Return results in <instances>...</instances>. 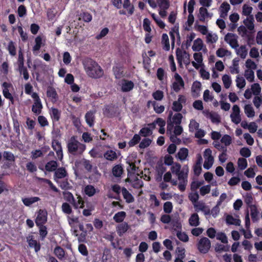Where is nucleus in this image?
<instances>
[{
  "label": "nucleus",
  "instance_id": "1",
  "mask_svg": "<svg viewBox=\"0 0 262 262\" xmlns=\"http://www.w3.org/2000/svg\"><path fill=\"white\" fill-rule=\"evenodd\" d=\"M84 68L87 75L91 78L98 79L104 75L102 68L95 61L90 59L84 64Z\"/></svg>",
  "mask_w": 262,
  "mask_h": 262
},
{
  "label": "nucleus",
  "instance_id": "2",
  "mask_svg": "<svg viewBox=\"0 0 262 262\" xmlns=\"http://www.w3.org/2000/svg\"><path fill=\"white\" fill-rule=\"evenodd\" d=\"M85 145L79 142L75 136H72L67 144L69 153L73 155L82 154L85 150Z\"/></svg>",
  "mask_w": 262,
  "mask_h": 262
},
{
  "label": "nucleus",
  "instance_id": "3",
  "mask_svg": "<svg viewBox=\"0 0 262 262\" xmlns=\"http://www.w3.org/2000/svg\"><path fill=\"white\" fill-rule=\"evenodd\" d=\"M172 115V112H170L168 115V119L167 120V132L171 131L173 126V124L176 125H180L181 123L182 119L183 118L182 115L180 113H176L172 118V121L171 120V118Z\"/></svg>",
  "mask_w": 262,
  "mask_h": 262
},
{
  "label": "nucleus",
  "instance_id": "4",
  "mask_svg": "<svg viewBox=\"0 0 262 262\" xmlns=\"http://www.w3.org/2000/svg\"><path fill=\"white\" fill-rule=\"evenodd\" d=\"M211 247L210 240L206 237L201 238L197 244V248L201 253H207Z\"/></svg>",
  "mask_w": 262,
  "mask_h": 262
},
{
  "label": "nucleus",
  "instance_id": "5",
  "mask_svg": "<svg viewBox=\"0 0 262 262\" xmlns=\"http://www.w3.org/2000/svg\"><path fill=\"white\" fill-rule=\"evenodd\" d=\"M241 109L236 104L233 105L230 117L232 122L235 124H238L242 121V116L241 114Z\"/></svg>",
  "mask_w": 262,
  "mask_h": 262
},
{
  "label": "nucleus",
  "instance_id": "6",
  "mask_svg": "<svg viewBox=\"0 0 262 262\" xmlns=\"http://www.w3.org/2000/svg\"><path fill=\"white\" fill-rule=\"evenodd\" d=\"M48 213L45 209H39L35 219L36 226L44 225L47 222Z\"/></svg>",
  "mask_w": 262,
  "mask_h": 262
},
{
  "label": "nucleus",
  "instance_id": "7",
  "mask_svg": "<svg viewBox=\"0 0 262 262\" xmlns=\"http://www.w3.org/2000/svg\"><path fill=\"white\" fill-rule=\"evenodd\" d=\"M225 40L230 45L232 48L238 47L237 36L236 35L229 33L225 36Z\"/></svg>",
  "mask_w": 262,
  "mask_h": 262
},
{
  "label": "nucleus",
  "instance_id": "8",
  "mask_svg": "<svg viewBox=\"0 0 262 262\" xmlns=\"http://www.w3.org/2000/svg\"><path fill=\"white\" fill-rule=\"evenodd\" d=\"M174 77L176 81L172 83V89L174 92H178L181 87H184V82L178 73H175Z\"/></svg>",
  "mask_w": 262,
  "mask_h": 262
},
{
  "label": "nucleus",
  "instance_id": "9",
  "mask_svg": "<svg viewBox=\"0 0 262 262\" xmlns=\"http://www.w3.org/2000/svg\"><path fill=\"white\" fill-rule=\"evenodd\" d=\"M52 147L56 151L57 156L60 160L63 158L62 150L61 143L57 140H54L52 143Z\"/></svg>",
  "mask_w": 262,
  "mask_h": 262
},
{
  "label": "nucleus",
  "instance_id": "10",
  "mask_svg": "<svg viewBox=\"0 0 262 262\" xmlns=\"http://www.w3.org/2000/svg\"><path fill=\"white\" fill-rule=\"evenodd\" d=\"M130 229V226L126 222L119 223L116 226V232L119 236H122Z\"/></svg>",
  "mask_w": 262,
  "mask_h": 262
},
{
  "label": "nucleus",
  "instance_id": "11",
  "mask_svg": "<svg viewBox=\"0 0 262 262\" xmlns=\"http://www.w3.org/2000/svg\"><path fill=\"white\" fill-rule=\"evenodd\" d=\"M135 84L131 80L123 79L122 80L121 91L123 92L130 91L134 88Z\"/></svg>",
  "mask_w": 262,
  "mask_h": 262
},
{
  "label": "nucleus",
  "instance_id": "12",
  "mask_svg": "<svg viewBox=\"0 0 262 262\" xmlns=\"http://www.w3.org/2000/svg\"><path fill=\"white\" fill-rule=\"evenodd\" d=\"M27 242L30 248H34L35 251L37 252L40 249V244L36 240L34 239L33 235L29 236L27 237Z\"/></svg>",
  "mask_w": 262,
  "mask_h": 262
},
{
  "label": "nucleus",
  "instance_id": "13",
  "mask_svg": "<svg viewBox=\"0 0 262 262\" xmlns=\"http://www.w3.org/2000/svg\"><path fill=\"white\" fill-rule=\"evenodd\" d=\"M50 115L54 124L55 122L59 121L61 117V112L56 108L52 107L50 110Z\"/></svg>",
  "mask_w": 262,
  "mask_h": 262
},
{
  "label": "nucleus",
  "instance_id": "14",
  "mask_svg": "<svg viewBox=\"0 0 262 262\" xmlns=\"http://www.w3.org/2000/svg\"><path fill=\"white\" fill-rule=\"evenodd\" d=\"M85 119L86 123L90 127H93L95 122V112L92 111H88L85 115Z\"/></svg>",
  "mask_w": 262,
  "mask_h": 262
},
{
  "label": "nucleus",
  "instance_id": "15",
  "mask_svg": "<svg viewBox=\"0 0 262 262\" xmlns=\"http://www.w3.org/2000/svg\"><path fill=\"white\" fill-rule=\"evenodd\" d=\"M177 34L178 41H180V35L179 32V27L174 26L171 28V31L169 32V35L171 40V46L172 47H174L175 41V35Z\"/></svg>",
  "mask_w": 262,
  "mask_h": 262
},
{
  "label": "nucleus",
  "instance_id": "16",
  "mask_svg": "<svg viewBox=\"0 0 262 262\" xmlns=\"http://www.w3.org/2000/svg\"><path fill=\"white\" fill-rule=\"evenodd\" d=\"M47 96L50 98L52 102H56L58 99V95L55 89L52 86H48L47 91Z\"/></svg>",
  "mask_w": 262,
  "mask_h": 262
},
{
  "label": "nucleus",
  "instance_id": "17",
  "mask_svg": "<svg viewBox=\"0 0 262 262\" xmlns=\"http://www.w3.org/2000/svg\"><path fill=\"white\" fill-rule=\"evenodd\" d=\"M254 21L253 16L251 15L249 17H247V18L244 20L243 23L247 29L252 31L254 29Z\"/></svg>",
  "mask_w": 262,
  "mask_h": 262
},
{
  "label": "nucleus",
  "instance_id": "18",
  "mask_svg": "<svg viewBox=\"0 0 262 262\" xmlns=\"http://www.w3.org/2000/svg\"><path fill=\"white\" fill-rule=\"evenodd\" d=\"M123 198L127 203H130L134 202L135 199L133 195L125 187H123L121 190Z\"/></svg>",
  "mask_w": 262,
  "mask_h": 262
},
{
  "label": "nucleus",
  "instance_id": "19",
  "mask_svg": "<svg viewBox=\"0 0 262 262\" xmlns=\"http://www.w3.org/2000/svg\"><path fill=\"white\" fill-rule=\"evenodd\" d=\"M244 111L245 115L248 118H253L255 116V112L251 104H246L244 107Z\"/></svg>",
  "mask_w": 262,
  "mask_h": 262
},
{
  "label": "nucleus",
  "instance_id": "20",
  "mask_svg": "<svg viewBox=\"0 0 262 262\" xmlns=\"http://www.w3.org/2000/svg\"><path fill=\"white\" fill-rule=\"evenodd\" d=\"M12 120L13 122V129L17 134V136L19 137L20 135V123L17 119L16 114L12 116Z\"/></svg>",
  "mask_w": 262,
  "mask_h": 262
},
{
  "label": "nucleus",
  "instance_id": "21",
  "mask_svg": "<svg viewBox=\"0 0 262 262\" xmlns=\"http://www.w3.org/2000/svg\"><path fill=\"white\" fill-rule=\"evenodd\" d=\"M188 173V167L187 165L184 166L180 172L177 173L179 181L187 180Z\"/></svg>",
  "mask_w": 262,
  "mask_h": 262
},
{
  "label": "nucleus",
  "instance_id": "22",
  "mask_svg": "<svg viewBox=\"0 0 262 262\" xmlns=\"http://www.w3.org/2000/svg\"><path fill=\"white\" fill-rule=\"evenodd\" d=\"M40 199L37 196L22 198L21 201L26 206H30L32 204L39 201Z\"/></svg>",
  "mask_w": 262,
  "mask_h": 262
},
{
  "label": "nucleus",
  "instance_id": "23",
  "mask_svg": "<svg viewBox=\"0 0 262 262\" xmlns=\"http://www.w3.org/2000/svg\"><path fill=\"white\" fill-rule=\"evenodd\" d=\"M201 82L195 81L192 85L191 91L193 97H197L199 96V93L201 91Z\"/></svg>",
  "mask_w": 262,
  "mask_h": 262
},
{
  "label": "nucleus",
  "instance_id": "24",
  "mask_svg": "<svg viewBox=\"0 0 262 262\" xmlns=\"http://www.w3.org/2000/svg\"><path fill=\"white\" fill-rule=\"evenodd\" d=\"M104 158L107 160L113 161L118 158L116 152L113 150H108L103 154Z\"/></svg>",
  "mask_w": 262,
  "mask_h": 262
},
{
  "label": "nucleus",
  "instance_id": "25",
  "mask_svg": "<svg viewBox=\"0 0 262 262\" xmlns=\"http://www.w3.org/2000/svg\"><path fill=\"white\" fill-rule=\"evenodd\" d=\"M126 216L125 211H122L116 213L113 216V220L117 223H121L124 222L123 221Z\"/></svg>",
  "mask_w": 262,
  "mask_h": 262
},
{
  "label": "nucleus",
  "instance_id": "26",
  "mask_svg": "<svg viewBox=\"0 0 262 262\" xmlns=\"http://www.w3.org/2000/svg\"><path fill=\"white\" fill-rule=\"evenodd\" d=\"M77 200L75 199L72 203V206L75 209L83 208L84 207V202L83 198L80 195H77Z\"/></svg>",
  "mask_w": 262,
  "mask_h": 262
},
{
  "label": "nucleus",
  "instance_id": "27",
  "mask_svg": "<svg viewBox=\"0 0 262 262\" xmlns=\"http://www.w3.org/2000/svg\"><path fill=\"white\" fill-rule=\"evenodd\" d=\"M226 222L228 225H233L235 226H239L241 223L239 219L234 218L231 215H227Z\"/></svg>",
  "mask_w": 262,
  "mask_h": 262
},
{
  "label": "nucleus",
  "instance_id": "28",
  "mask_svg": "<svg viewBox=\"0 0 262 262\" xmlns=\"http://www.w3.org/2000/svg\"><path fill=\"white\" fill-rule=\"evenodd\" d=\"M236 54L242 58L245 59L248 54V49L246 46H241L236 49Z\"/></svg>",
  "mask_w": 262,
  "mask_h": 262
},
{
  "label": "nucleus",
  "instance_id": "29",
  "mask_svg": "<svg viewBox=\"0 0 262 262\" xmlns=\"http://www.w3.org/2000/svg\"><path fill=\"white\" fill-rule=\"evenodd\" d=\"M42 108V104L41 101L34 102V104L32 106V111L36 115H39L41 113Z\"/></svg>",
  "mask_w": 262,
  "mask_h": 262
},
{
  "label": "nucleus",
  "instance_id": "30",
  "mask_svg": "<svg viewBox=\"0 0 262 262\" xmlns=\"http://www.w3.org/2000/svg\"><path fill=\"white\" fill-rule=\"evenodd\" d=\"M230 9V6L229 4L226 2H224L220 8V11L221 13V16L224 17L227 16V13Z\"/></svg>",
  "mask_w": 262,
  "mask_h": 262
},
{
  "label": "nucleus",
  "instance_id": "31",
  "mask_svg": "<svg viewBox=\"0 0 262 262\" xmlns=\"http://www.w3.org/2000/svg\"><path fill=\"white\" fill-rule=\"evenodd\" d=\"M161 43L163 45V49L165 51H169L170 49V45L169 38L167 34L164 33L162 36Z\"/></svg>",
  "mask_w": 262,
  "mask_h": 262
},
{
  "label": "nucleus",
  "instance_id": "32",
  "mask_svg": "<svg viewBox=\"0 0 262 262\" xmlns=\"http://www.w3.org/2000/svg\"><path fill=\"white\" fill-rule=\"evenodd\" d=\"M195 36V34L194 33H191L189 35L187 36L186 40L183 42L182 45V48H185L186 49H188V48L191 46V42L194 38Z\"/></svg>",
  "mask_w": 262,
  "mask_h": 262
},
{
  "label": "nucleus",
  "instance_id": "33",
  "mask_svg": "<svg viewBox=\"0 0 262 262\" xmlns=\"http://www.w3.org/2000/svg\"><path fill=\"white\" fill-rule=\"evenodd\" d=\"M189 223L191 226L196 227L200 224L199 217L197 213H194L189 219Z\"/></svg>",
  "mask_w": 262,
  "mask_h": 262
},
{
  "label": "nucleus",
  "instance_id": "34",
  "mask_svg": "<svg viewBox=\"0 0 262 262\" xmlns=\"http://www.w3.org/2000/svg\"><path fill=\"white\" fill-rule=\"evenodd\" d=\"M57 161L52 160L47 163L45 165V169L48 171H53L57 169Z\"/></svg>",
  "mask_w": 262,
  "mask_h": 262
},
{
  "label": "nucleus",
  "instance_id": "35",
  "mask_svg": "<svg viewBox=\"0 0 262 262\" xmlns=\"http://www.w3.org/2000/svg\"><path fill=\"white\" fill-rule=\"evenodd\" d=\"M188 156V150L186 148H181L177 153V157L181 161L185 160Z\"/></svg>",
  "mask_w": 262,
  "mask_h": 262
},
{
  "label": "nucleus",
  "instance_id": "36",
  "mask_svg": "<svg viewBox=\"0 0 262 262\" xmlns=\"http://www.w3.org/2000/svg\"><path fill=\"white\" fill-rule=\"evenodd\" d=\"M244 76L248 81L252 82L254 81L255 76L254 71L251 69H246L244 72Z\"/></svg>",
  "mask_w": 262,
  "mask_h": 262
},
{
  "label": "nucleus",
  "instance_id": "37",
  "mask_svg": "<svg viewBox=\"0 0 262 262\" xmlns=\"http://www.w3.org/2000/svg\"><path fill=\"white\" fill-rule=\"evenodd\" d=\"M123 171V168L121 165L118 164L114 166L112 169L113 174L115 177H120Z\"/></svg>",
  "mask_w": 262,
  "mask_h": 262
},
{
  "label": "nucleus",
  "instance_id": "38",
  "mask_svg": "<svg viewBox=\"0 0 262 262\" xmlns=\"http://www.w3.org/2000/svg\"><path fill=\"white\" fill-rule=\"evenodd\" d=\"M230 71L232 74H238L239 72L238 61L236 59H233L232 61V64L230 67Z\"/></svg>",
  "mask_w": 262,
  "mask_h": 262
},
{
  "label": "nucleus",
  "instance_id": "39",
  "mask_svg": "<svg viewBox=\"0 0 262 262\" xmlns=\"http://www.w3.org/2000/svg\"><path fill=\"white\" fill-rule=\"evenodd\" d=\"M253 8L248 4H244L242 7V15L249 17L252 15Z\"/></svg>",
  "mask_w": 262,
  "mask_h": 262
},
{
  "label": "nucleus",
  "instance_id": "40",
  "mask_svg": "<svg viewBox=\"0 0 262 262\" xmlns=\"http://www.w3.org/2000/svg\"><path fill=\"white\" fill-rule=\"evenodd\" d=\"M84 193L88 196L91 197L93 196L96 193V189L91 185H86L84 189Z\"/></svg>",
  "mask_w": 262,
  "mask_h": 262
},
{
  "label": "nucleus",
  "instance_id": "41",
  "mask_svg": "<svg viewBox=\"0 0 262 262\" xmlns=\"http://www.w3.org/2000/svg\"><path fill=\"white\" fill-rule=\"evenodd\" d=\"M203 48V41L201 39L197 38L193 42L192 49L194 51H200Z\"/></svg>",
  "mask_w": 262,
  "mask_h": 262
},
{
  "label": "nucleus",
  "instance_id": "42",
  "mask_svg": "<svg viewBox=\"0 0 262 262\" xmlns=\"http://www.w3.org/2000/svg\"><path fill=\"white\" fill-rule=\"evenodd\" d=\"M123 7L124 9H128V14L132 15L134 12V7L130 4V0H124Z\"/></svg>",
  "mask_w": 262,
  "mask_h": 262
},
{
  "label": "nucleus",
  "instance_id": "43",
  "mask_svg": "<svg viewBox=\"0 0 262 262\" xmlns=\"http://www.w3.org/2000/svg\"><path fill=\"white\" fill-rule=\"evenodd\" d=\"M54 253L59 259H62L65 255L64 249L60 246H56L55 248Z\"/></svg>",
  "mask_w": 262,
  "mask_h": 262
},
{
  "label": "nucleus",
  "instance_id": "44",
  "mask_svg": "<svg viewBox=\"0 0 262 262\" xmlns=\"http://www.w3.org/2000/svg\"><path fill=\"white\" fill-rule=\"evenodd\" d=\"M67 175V172L64 168H59L57 169L54 173V176L58 179L65 178Z\"/></svg>",
  "mask_w": 262,
  "mask_h": 262
},
{
  "label": "nucleus",
  "instance_id": "45",
  "mask_svg": "<svg viewBox=\"0 0 262 262\" xmlns=\"http://www.w3.org/2000/svg\"><path fill=\"white\" fill-rule=\"evenodd\" d=\"M143 67L145 70H148L151 62V59L145 52L142 54Z\"/></svg>",
  "mask_w": 262,
  "mask_h": 262
},
{
  "label": "nucleus",
  "instance_id": "46",
  "mask_svg": "<svg viewBox=\"0 0 262 262\" xmlns=\"http://www.w3.org/2000/svg\"><path fill=\"white\" fill-rule=\"evenodd\" d=\"M235 82L236 86L239 89H243L246 85L245 79L239 75L236 76Z\"/></svg>",
  "mask_w": 262,
  "mask_h": 262
},
{
  "label": "nucleus",
  "instance_id": "47",
  "mask_svg": "<svg viewBox=\"0 0 262 262\" xmlns=\"http://www.w3.org/2000/svg\"><path fill=\"white\" fill-rule=\"evenodd\" d=\"M250 90L255 96L259 95L261 92V87L257 83L252 84Z\"/></svg>",
  "mask_w": 262,
  "mask_h": 262
},
{
  "label": "nucleus",
  "instance_id": "48",
  "mask_svg": "<svg viewBox=\"0 0 262 262\" xmlns=\"http://www.w3.org/2000/svg\"><path fill=\"white\" fill-rule=\"evenodd\" d=\"M79 19L83 20L85 22L89 23L92 20V15L89 12H84L80 13Z\"/></svg>",
  "mask_w": 262,
  "mask_h": 262
},
{
  "label": "nucleus",
  "instance_id": "49",
  "mask_svg": "<svg viewBox=\"0 0 262 262\" xmlns=\"http://www.w3.org/2000/svg\"><path fill=\"white\" fill-rule=\"evenodd\" d=\"M222 80L226 89H229L232 83L231 77L228 75H224L222 77Z\"/></svg>",
  "mask_w": 262,
  "mask_h": 262
},
{
  "label": "nucleus",
  "instance_id": "50",
  "mask_svg": "<svg viewBox=\"0 0 262 262\" xmlns=\"http://www.w3.org/2000/svg\"><path fill=\"white\" fill-rule=\"evenodd\" d=\"M248 163L247 160L243 158H240L237 161L238 168L240 170H243L247 167Z\"/></svg>",
  "mask_w": 262,
  "mask_h": 262
},
{
  "label": "nucleus",
  "instance_id": "51",
  "mask_svg": "<svg viewBox=\"0 0 262 262\" xmlns=\"http://www.w3.org/2000/svg\"><path fill=\"white\" fill-rule=\"evenodd\" d=\"M141 140V137L139 134H135L133 138L128 142L129 147H133L139 143Z\"/></svg>",
  "mask_w": 262,
  "mask_h": 262
},
{
  "label": "nucleus",
  "instance_id": "52",
  "mask_svg": "<svg viewBox=\"0 0 262 262\" xmlns=\"http://www.w3.org/2000/svg\"><path fill=\"white\" fill-rule=\"evenodd\" d=\"M35 45L33 47V51L34 53L35 51H39L42 45V38L40 36H37L35 39Z\"/></svg>",
  "mask_w": 262,
  "mask_h": 262
},
{
  "label": "nucleus",
  "instance_id": "53",
  "mask_svg": "<svg viewBox=\"0 0 262 262\" xmlns=\"http://www.w3.org/2000/svg\"><path fill=\"white\" fill-rule=\"evenodd\" d=\"M227 198V195L226 193H222L219 199V200L217 202V204L215 207H214V211H215V213H219L220 212L219 206Z\"/></svg>",
  "mask_w": 262,
  "mask_h": 262
},
{
  "label": "nucleus",
  "instance_id": "54",
  "mask_svg": "<svg viewBox=\"0 0 262 262\" xmlns=\"http://www.w3.org/2000/svg\"><path fill=\"white\" fill-rule=\"evenodd\" d=\"M161 9H168L170 6L169 0H157Z\"/></svg>",
  "mask_w": 262,
  "mask_h": 262
},
{
  "label": "nucleus",
  "instance_id": "55",
  "mask_svg": "<svg viewBox=\"0 0 262 262\" xmlns=\"http://www.w3.org/2000/svg\"><path fill=\"white\" fill-rule=\"evenodd\" d=\"M18 71L20 74L23 75L24 79L25 80H28L29 79L30 76L27 68L26 67L23 66L22 68H18Z\"/></svg>",
  "mask_w": 262,
  "mask_h": 262
},
{
  "label": "nucleus",
  "instance_id": "56",
  "mask_svg": "<svg viewBox=\"0 0 262 262\" xmlns=\"http://www.w3.org/2000/svg\"><path fill=\"white\" fill-rule=\"evenodd\" d=\"M152 106L154 107V111L157 114H161L163 113L165 110V107L164 105H159L155 101H153L152 102Z\"/></svg>",
  "mask_w": 262,
  "mask_h": 262
},
{
  "label": "nucleus",
  "instance_id": "57",
  "mask_svg": "<svg viewBox=\"0 0 262 262\" xmlns=\"http://www.w3.org/2000/svg\"><path fill=\"white\" fill-rule=\"evenodd\" d=\"M151 143V140L149 138H144L140 143L139 147L141 149H144L148 147Z\"/></svg>",
  "mask_w": 262,
  "mask_h": 262
},
{
  "label": "nucleus",
  "instance_id": "58",
  "mask_svg": "<svg viewBox=\"0 0 262 262\" xmlns=\"http://www.w3.org/2000/svg\"><path fill=\"white\" fill-rule=\"evenodd\" d=\"M253 103L256 108H259L262 105V95L255 96L253 99Z\"/></svg>",
  "mask_w": 262,
  "mask_h": 262
},
{
  "label": "nucleus",
  "instance_id": "59",
  "mask_svg": "<svg viewBox=\"0 0 262 262\" xmlns=\"http://www.w3.org/2000/svg\"><path fill=\"white\" fill-rule=\"evenodd\" d=\"M152 133V130L147 127L142 128L139 132L140 135L144 137L149 136Z\"/></svg>",
  "mask_w": 262,
  "mask_h": 262
},
{
  "label": "nucleus",
  "instance_id": "60",
  "mask_svg": "<svg viewBox=\"0 0 262 262\" xmlns=\"http://www.w3.org/2000/svg\"><path fill=\"white\" fill-rule=\"evenodd\" d=\"M245 66L247 69H251L252 71H254L257 68V65L250 59H248L245 62Z\"/></svg>",
  "mask_w": 262,
  "mask_h": 262
},
{
  "label": "nucleus",
  "instance_id": "61",
  "mask_svg": "<svg viewBox=\"0 0 262 262\" xmlns=\"http://www.w3.org/2000/svg\"><path fill=\"white\" fill-rule=\"evenodd\" d=\"M37 226L39 228V232L40 236L42 239H44L48 234L47 228L46 226H45L44 225Z\"/></svg>",
  "mask_w": 262,
  "mask_h": 262
},
{
  "label": "nucleus",
  "instance_id": "62",
  "mask_svg": "<svg viewBox=\"0 0 262 262\" xmlns=\"http://www.w3.org/2000/svg\"><path fill=\"white\" fill-rule=\"evenodd\" d=\"M152 96L156 100L161 101L164 97V93L162 91L157 90L152 93Z\"/></svg>",
  "mask_w": 262,
  "mask_h": 262
},
{
  "label": "nucleus",
  "instance_id": "63",
  "mask_svg": "<svg viewBox=\"0 0 262 262\" xmlns=\"http://www.w3.org/2000/svg\"><path fill=\"white\" fill-rule=\"evenodd\" d=\"M150 23V21L148 18H145L144 19L143 27L144 31L148 33H150L151 31Z\"/></svg>",
  "mask_w": 262,
  "mask_h": 262
},
{
  "label": "nucleus",
  "instance_id": "64",
  "mask_svg": "<svg viewBox=\"0 0 262 262\" xmlns=\"http://www.w3.org/2000/svg\"><path fill=\"white\" fill-rule=\"evenodd\" d=\"M216 55L219 57H223L230 54V52L224 48H220L216 52Z\"/></svg>",
  "mask_w": 262,
  "mask_h": 262
}]
</instances>
